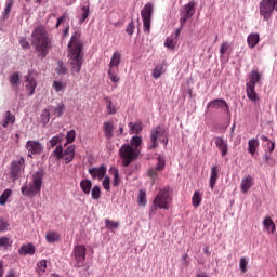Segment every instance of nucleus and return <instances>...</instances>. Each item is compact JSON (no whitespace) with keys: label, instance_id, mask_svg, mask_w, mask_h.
<instances>
[{"label":"nucleus","instance_id":"20","mask_svg":"<svg viewBox=\"0 0 277 277\" xmlns=\"http://www.w3.org/2000/svg\"><path fill=\"white\" fill-rule=\"evenodd\" d=\"M260 40H261V37L259 36V34L253 32L247 37V44L250 49H254V47L259 44Z\"/></svg>","mask_w":277,"mask_h":277},{"label":"nucleus","instance_id":"4","mask_svg":"<svg viewBox=\"0 0 277 277\" xmlns=\"http://www.w3.org/2000/svg\"><path fill=\"white\" fill-rule=\"evenodd\" d=\"M44 179V170H38L31 175V182L22 186V194L28 198H34L42 192V181Z\"/></svg>","mask_w":277,"mask_h":277},{"label":"nucleus","instance_id":"64","mask_svg":"<svg viewBox=\"0 0 277 277\" xmlns=\"http://www.w3.org/2000/svg\"><path fill=\"white\" fill-rule=\"evenodd\" d=\"M5 277H16V273L14 272V271H9L8 273H6V276Z\"/></svg>","mask_w":277,"mask_h":277},{"label":"nucleus","instance_id":"56","mask_svg":"<svg viewBox=\"0 0 277 277\" xmlns=\"http://www.w3.org/2000/svg\"><path fill=\"white\" fill-rule=\"evenodd\" d=\"M102 185H103L104 189H106V192H109V189H111V186L109 184V176L104 177Z\"/></svg>","mask_w":277,"mask_h":277},{"label":"nucleus","instance_id":"53","mask_svg":"<svg viewBox=\"0 0 277 277\" xmlns=\"http://www.w3.org/2000/svg\"><path fill=\"white\" fill-rule=\"evenodd\" d=\"M53 88L55 92H62V90H64V83H62L61 81L54 80Z\"/></svg>","mask_w":277,"mask_h":277},{"label":"nucleus","instance_id":"7","mask_svg":"<svg viewBox=\"0 0 277 277\" xmlns=\"http://www.w3.org/2000/svg\"><path fill=\"white\" fill-rule=\"evenodd\" d=\"M162 142L164 146H168V131H166V128L163 126H157L156 128H153L150 131V143L151 145L148 147L149 150H153L154 148H157L159 146V142Z\"/></svg>","mask_w":277,"mask_h":277},{"label":"nucleus","instance_id":"26","mask_svg":"<svg viewBox=\"0 0 277 277\" xmlns=\"http://www.w3.org/2000/svg\"><path fill=\"white\" fill-rule=\"evenodd\" d=\"M256 148H259V138H250L248 141V151L250 155H252V157H254Z\"/></svg>","mask_w":277,"mask_h":277},{"label":"nucleus","instance_id":"5","mask_svg":"<svg viewBox=\"0 0 277 277\" xmlns=\"http://www.w3.org/2000/svg\"><path fill=\"white\" fill-rule=\"evenodd\" d=\"M172 205V189L170 186H164L159 189L151 203V213H155L157 209H163L168 211Z\"/></svg>","mask_w":277,"mask_h":277},{"label":"nucleus","instance_id":"43","mask_svg":"<svg viewBox=\"0 0 277 277\" xmlns=\"http://www.w3.org/2000/svg\"><path fill=\"white\" fill-rule=\"evenodd\" d=\"M76 137H77V132H75V130L68 131L66 134L67 144H72V142H75Z\"/></svg>","mask_w":277,"mask_h":277},{"label":"nucleus","instance_id":"31","mask_svg":"<svg viewBox=\"0 0 277 277\" xmlns=\"http://www.w3.org/2000/svg\"><path fill=\"white\" fill-rule=\"evenodd\" d=\"M80 187H81L83 194H90V192H92V181L82 180L80 182Z\"/></svg>","mask_w":277,"mask_h":277},{"label":"nucleus","instance_id":"40","mask_svg":"<svg viewBox=\"0 0 277 277\" xmlns=\"http://www.w3.org/2000/svg\"><path fill=\"white\" fill-rule=\"evenodd\" d=\"M111 174L114 175V187H118L120 185V176L118 175V169H110Z\"/></svg>","mask_w":277,"mask_h":277},{"label":"nucleus","instance_id":"22","mask_svg":"<svg viewBox=\"0 0 277 277\" xmlns=\"http://www.w3.org/2000/svg\"><path fill=\"white\" fill-rule=\"evenodd\" d=\"M26 90L29 92V96H34V92H36V79L31 76H26Z\"/></svg>","mask_w":277,"mask_h":277},{"label":"nucleus","instance_id":"6","mask_svg":"<svg viewBox=\"0 0 277 277\" xmlns=\"http://www.w3.org/2000/svg\"><path fill=\"white\" fill-rule=\"evenodd\" d=\"M261 81V74L259 70H252L249 75V81L246 84V92L249 101L256 103L259 101V95L256 94L255 88L256 83Z\"/></svg>","mask_w":277,"mask_h":277},{"label":"nucleus","instance_id":"14","mask_svg":"<svg viewBox=\"0 0 277 277\" xmlns=\"http://www.w3.org/2000/svg\"><path fill=\"white\" fill-rule=\"evenodd\" d=\"M214 144L219 148L222 157H226L228 155V143L222 136L214 137Z\"/></svg>","mask_w":277,"mask_h":277},{"label":"nucleus","instance_id":"55","mask_svg":"<svg viewBox=\"0 0 277 277\" xmlns=\"http://www.w3.org/2000/svg\"><path fill=\"white\" fill-rule=\"evenodd\" d=\"M8 246H10V238L0 237V248H6Z\"/></svg>","mask_w":277,"mask_h":277},{"label":"nucleus","instance_id":"25","mask_svg":"<svg viewBox=\"0 0 277 277\" xmlns=\"http://www.w3.org/2000/svg\"><path fill=\"white\" fill-rule=\"evenodd\" d=\"M19 254L22 255H27V254H36V248L34 247V245L29 243V245H24L19 248Z\"/></svg>","mask_w":277,"mask_h":277},{"label":"nucleus","instance_id":"63","mask_svg":"<svg viewBox=\"0 0 277 277\" xmlns=\"http://www.w3.org/2000/svg\"><path fill=\"white\" fill-rule=\"evenodd\" d=\"M3 274H5V271L3 269V261L0 260V277H3Z\"/></svg>","mask_w":277,"mask_h":277},{"label":"nucleus","instance_id":"42","mask_svg":"<svg viewBox=\"0 0 277 277\" xmlns=\"http://www.w3.org/2000/svg\"><path fill=\"white\" fill-rule=\"evenodd\" d=\"M37 272H39V274H44L47 272V260L38 262Z\"/></svg>","mask_w":277,"mask_h":277},{"label":"nucleus","instance_id":"41","mask_svg":"<svg viewBox=\"0 0 277 277\" xmlns=\"http://www.w3.org/2000/svg\"><path fill=\"white\" fill-rule=\"evenodd\" d=\"M164 47L167 49L174 50V48L176 47V39L168 37L164 41Z\"/></svg>","mask_w":277,"mask_h":277},{"label":"nucleus","instance_id":"37","mask_svg":"<svg viewBox=\"0 0 277 277\" xmlns=\"http://www.w3.org/2000/svg\"><path fill=\"white\" fill-rule=\"evenodd\" d=\"M64 140V136L63 134H58L56 136H53L51 140H50V146L51 148H55V146H57V144H62V141Z\"/></svg>","mask_w":277,"mask_h":277},{"label":"nucleus","instance_id":"8","mask_svg":"<svg viewBox=\"0 0 277 277\" xmlns=\"http://www.w3.org/2000/svg\"><path fill=\"white\" fill-rule=\"evenodd\" d=\"M53 155L56 159H64L65 163L68 164L75 159V145L68 146L65 150L62 145H58Z\"/></svg>","mask_w":277,"mask_h":277},{"label":"nucleus","instance_id":"38","mask_svg":"<svg viewBox=\"0 0 277 277\" xmlns=\"http://www.w3.org/2000/svg\"><path fill=\"white\" fill-rule=\"evenodd\" d=\"M10 196H12V189L8 188L0 196V205L1 206L5 205V202H8V198H10Z\"/></svg>","mask_w":277,"mask_h":277},{"label":"nucleus","instance_id":"28","mask_svg":"<svg viewBox=\"0 0 277 277\" xmlns=\"http://www.w3.org/2000/svg\"><path fill=\"white\" fill-rule=\"evenodd\" d=\"M201 202H202V194L200 193V190H195L192 197L193 207H200Z\"/></svg>","mask_w":277,"mask_h":277},{"label":"nucleus","instance_id":"17","mask_svg":"<svg viewBox=\"0 0 277 277\" xmlns=\"http://www.w3.org/2000/svg\"><path fill=\"white\" fill-rule=\"evenodd\" d=\"M208 109L213 107L215 109H224L225 111H228V103L224 100H212L207 105Z\"/></svg>","mask_w":277,"mask_h":277},{"label":"nucleus","instance_id":"44","mask_svg":"<svg viewBox=\"0 0 277 277\" xmlns=\"http://www.w3.org/2000/svg\"><path fill=\"white\" fill-rule=\"evenodd\" d=\"M91 196L93 200H98V198H101V187L94 186L91 189Z\"/></svg>","mask_w":277,"mask_h":277},{"label":"nucleus","instance_id":"34","mask_svg":"<svg viewBox=\"0 0 277 277\" xmlns=\"http://www.w3.org/2000/svg\"><path fill=\"white\" fill-rule=\"evenodd\" d=\"M130 127V133H142V121H136V122H130L129 123Z\"/></svg>","mask_w":277,"mask_h":277},{"label":"nucleus","instance_id":"1","mask_svg":"<svg viewBox=\"0 0 277 277\" xmlns=\"http://www.w3.org/2000/svg\"><path fill=\"white\" fill-rule=\"evenodd\" d=\"M68 63L70 66L71 75H79L81 66H83V42H81V32L76 31L72 34L68 43Z\"/></svg>","mask_w":277,"mask_h":277},{"label":"nucleus","instance_id":"39","mask_svg":"<svg viewBox=\"0 0 277 277\" xmlns=\"http://www.w3.org/2000/svg\"><path fill=\"white\" fill-rule=\"evenodd\" d=\"M9 81L11 85H21V76L18 75V72H14L10 76Z\"/></svg>","mask_w":277,"mask_h":277},{"label":"nucleus","instance_id":"19","mask_svg":"<svg viewBox=\"0 0 277 277\" xmlns=\"http://www.w3.org/2000/svg\"><path fill=\"white\" fill-rule=\"evenodd\" d=\"M253 180H252V175H248L247 177H243L241 180V183H240V189L243 194H247L248 190L252 187L253 185Z\"/></svg>","mask_w":277,"mask_h":277},{"label":"nucleus","instance_id":"36","mask_svg":"<svg viewBox=\"0 0 277 277\" xmlns=\"http://www.w3.org/2000/svg\"><path fill=\"white\" fill-rule=\"evenodd\" d=\"M228 51H230V43H228V41H223L220 47L221 57H224Z\"/></svg>","mask_w":277,"mask_h":277},{"label":"nucleus","instance_id":"12","mask_svg":"<svg viewBox=\"0 0 277 277\" xmlns=\"http://www.w3.org/2000/svg\"><path fill=\"white\" fill-rule=\"evenodd\" d=\"M25 170V159L19 158L18 160H14L11 163V177L13 181H17L18 176H21V172Z\"/></svg>","mask_w":277,"mask_h":277},{"label":"nucleus","instance_id":"57","mask_svg":"<svg viewBox=\"0 0 277 277\" xmlns=\"http://www.w3.org/2000/svg\"><path fill=\"white\" fill-rule=\"evenodd\" d=\"M19 44H21V47H23L24 49H30L29 41H28L25 37H22V38L19 39Z\"/></svg>","mask_w":277,"mask_h":277},{"label":"nucleus","instance_id":"30","mask_svg":"<svg viewBox=\"0 0 277 277\" xmlns=\"http://www.w3.org/2000/svg\"><path fill=\"white\" fill-rule=\"evenodd\" d=\"M81 12L82 13L79 19L80 25H82V23H85V19L88 18V16H90V4L82 5Z\"/></svg>","mask_w":277,"mask_h":277},{"label":"nucleus","instance_id":"59","mask_svg":"<svg viewBox=\"0 0 277 277\" xmlns=\"http://www.w3.org/2000/svg\"><path fill=\"white\" fill-rule=\"evenodd\" d=\"M157 172H159V170H157V168H151L148 170V174L151 179H155V176H157Z\"/></svg>","mask_w":277,"mask_h":277},{"label":"nucleus","instance_id":"60","mask_svg":"<svg viewBox=\"0 0 277 277\" xmlns=\"http://www.w3.org/2000/svg\"><path fill=\"white\" fill-rule=\"evenodd\" d=\"M64 21H66V14H63V16L57 18V22L55 25L56 29L60 27V25H62V23H64Z\"/></svg>","mask_w":277,"mask_h":277},{"label":"nucleus","instance_id":"24","mask_svg":"<svg viewBox=\"0 0 277 277\" xmlns=\"http://www.w3.org/2000/svg\"><path fill=\"white\" fill-rule=\"evenodd\" d=\"M263 226L268 233H276V224L272 221L271 216H265L263 220Z\"/></svg>","mask_w":277,"mask_h":277},{"label":"nucleus","instance_id":"9","mask_svg":"<svg viewBox=\"0 0 277 277\" xmlns=\"http://www.w3.org/2000/svg\"><path fill=\"white\" fill-rule=\"evenodd\" d=\"M141 18H143V31L150 34V23L153 21V3H146L141 10Z\"/></svg>","mask_w":277,"mask_h":277},{"label":"nucleus","instance_id":"62","mask_svg":"<svg viewBox=\"0 0 277 277\" xmlns=\"http://www.w3.org/2000/svg\"><path fill=\"white\" fill-rule=\"evenodd\" d=\"M181 31H183V26H180L174 32L175 40H179V36H181Z\"/></svg>","mask_w":277,"mask_h":277},{"label":"nucleus","instance_id":"49","mask_svg":"<svg viewBox=\"0 0 277 277\" xmlns=\"http://www.w3.org/2000/svg\"><path fill=\"white\" fill-rule=\"evenodd\" d=\"M14 5V2L11 0L6 3V6L3 12L4 18H8L10 16V12H12V6Z\"/></svg>","mask_w":277,"mask_h":277},{"label":"nucleus","instance_id":"51","mask_svg":"<svg viewBox=\"0 0 277 277\" xmlns=\"http://www.w3.org/2000/svg\"><path fill=\"white\" fill-rule=\"evenodd\" d=\"M133 31H135V23L131 21L126 28V32L128 34V36H133Z\"/></svg>","mask_w":277,"mask_h":277},{"label":"nucleus","instance_id":"21","mask_svg":"<svg viewBox=\"0 0 277 277\" xmlns=\"http://www.w3.org/2000/svg\"><path fill=\"white\" fill-rule=\"evenodd\" d=\"M16 122V117L12 114V111L8 110L4 113V118L2 120V127L8 129V124H14Z\"/></svg>","mask_w":277,"mask_h":277},{"label":"nucleus","instance_id":"50","mask_svg":"<svg viewBox=\"0 0 277 277\" xmlns=\"http://www.w3.org/2000/svg\"><path fill=\"white\" fill-rule=\"evenodd\" d=\"M51 117V113L49 111V109H44L41 114V120L44 124H47V122H49Z\"/></svg>","mask_w":277,"mask_h":277},{"label":"nucleus","instance_id":"16","mask_svg":"<svg viewBox=\"0 0 277 277\" xmlns=\"http://www.w3.org/2000/svg\"><path fill=\"white\" fill-rule=\"evenodd\" d=\"M219 172H220V168H217V166L211 167L210 179H209V187L211 189L215 188L217 180L220 179Z\"/></svg>","mask_w":277,"mask_h":277},{"label":"nucleus","instance_id":"13","mask_svg":"<svg viewBox=\"0 0 277 277\" xmlns=\"http://www.w3.org/2000/svg\"><path fill=\"white\" fill-rule=\"evenodd\" d=\"M26 148L30 155H40L42 150H44V147L38 141H28L26 143Z\"/></svg>","mask_w":277,"mask_h":277},{"label":"nucleus","instance_id":"52","mask_svg":"<svg viewBox=\"0 0 277 277\" xmlns=\"http://www.w3.org/2000/svg\"><path fill=\"white\" fill-rule=\"evenodd\" d=\"M9 226H10V223H8V221H5L4 219L0 217V233H5Z\"/></svg>","mask_w":277,"mask_h":277},{"label":"nucleus","instance_id":"47","mask_svg":"<svg viewBox=\"0 0 277 277\" xmlns=\"http://www.w3.org/2000/svg\"><path fill=\"white\" fill-rule=\"evenodd\" d=\"M105 226L106 228H109L111 230L114 228H118V226H120V223L106 219Z\"/></svg>","mask_w":277,"mask_h":277},{"label":"nucleus","instance_id":"48","mask_svg":"<svg viewBox=\"0 0 277 277\" xmlns=\"http://www.w3.org/2000/svg\"><path fill=\"white\" fill-rule=\"evenodd\" d=\"M157 170L158 172H161V170H163V168H166V158L161 157V156H158L157 158Z\"/></svg>","mask_w":277,"mask_h":277},{"label":"nucleus","instance_id":"45","mask_svg":"<svg viewBox=\"0 0 277 277\" xmlns=\"http://www.w3.org/2000/svg\"><path fill=\"white\" fill-rule=\"evenodd\" d=\"M57 75H66L67 69L66 66H64V63L62 61L57 62V67L55 68Z\"/></svg>","mask_w":277,"mask_h":277},{"label":"nucleus","instance_id":"58","mask_svg":"<svg viewBox=\"0 0 277 277\" xmlns=\"http://www.w3.org/2000/svg\"><path fill=\"white\" fill-rule=\"evenodd\" d=\"M265 161L268 166H276V160L272 158V156L265 154Z\"/></svg>","mask_w":277,"mask_h":277},{"label":"nucleus","instance_id":"2","mask_svg":"<svg viewBox=\"0 0 277 277\" xmlns=\"http://www.w3.org/2000/svg\"><path fill=\"white\" fill-rule=\"evenodd\" d=\"M31 44L35 47L37 57L44 60L53 49V39L44 26H37L31 32Z\"/></svg>","mask_w":277,"mask_h":277},{"label":"nucleus","instance_id":"3","mask_svg":"<svg viewBox=\"0 0 277 277\" xmlns=\"http://www.w3.org/2000/svg\"><path fill=\"white\" fill-rule=\"evenodd\" d=\"M142 150V137L141 136H132L130 140V144H123L119 148V156L121 159V163L123 168H129L137 157H140V153Z\"/></svg>","mask_w":277,"mask_h":277},{"label":"nucleus","instance_id":"54","mask_svg":"<svg viewBox=\"0 0 277 277\" xmlns=\"http://www.w3.org/2000/svg\"><path fill=\"white\" fill-rule=\"evenodd\" d=\"M239 265H240L241 272L246 273L247 272L246 267H248V260H246V258H241L240 262H239Z\"/></svg>","mask_w":277,"mask_h":277},{"label":"nucleus","instance_id":"10","mask_svg":"<svg viewBox=\"0 0 277 277\" xmlns=\"http://www.w3.org/2000/svg\"><path fill=\"white\" fill-rule=\"evenodd\" d=\"M194 14H196V2L189 1L181 10L180 25L185 27V23H187V21H189Z\"/></svg>","mask_w":277,"mask_h":277},{"label":"nucleus","instance_id":"29","mask_svg":"<svg viewBox=\"0 0 277 277\" xmlns=\"http://www.w3.org/2000/svg\"><path fill=\"white\" fill-rule=\"evenodd\" d=\"M104 101L106 103L107 114L109 116L116 115V105H114V102H111V100H109V97H105Z\"/></svg>","mask_w":277,"mask_h":277},{"label":"nucleus","instance_id":"15","mask_svg":"<svg viewBox=\"0 0 277 277\" xmlns=\"http://www.w3.org/2000/svg\"><path fill=\"white\" fill-rule=\"evenodd\" d=\"M89 174H91L93 179H98L101 181L105 177V174H107V168L103 164L98 168H91L89 169Z\"/></svg>","mask_w":277,"mask_h":277},{"label":"nucleus","instance_id":"18","mask_svg":"<svg viewBox=\"0 0 277 277\" xmlns=\"http://www.w3.org/2000/svg\"><path fill=\"white\" fill-rule=\"evenodd\" d=\"M103 131L106 140H111L114 137V122L105 121L103 123Z\"/></svg>","mask_w":277,"mask_h":277},{"label":"nucleus","instance_id":"27","mask_svg":"<svg viewBox=\"0 0 277 277\" xmlns=\"http://www.w3.org/2000/svg\"><path fill=\"white\" fill-rule=\"evenodd\" d=\"M119 71L120 70L118 68L117 69H111V68L108 69V77L113 83H120V76H118Z\"/></svg>","mask_w":277,"mask_h":277},{"label":"nucleus","instance_id":"35","mask_svg":"<svg viewBox=\"0 0 277 277\" xmlns=\"http://www.w3.org/2000/svg\"><path fill=\"white\" fill-rule=\"evenodd\" d=\"M164 72L163 65H157L151 72V77L154 79H159Z\"/></svg>","mask_w":277,"mask_h":277},{"label":"nucleus","instance_id":"23","mask_svg":"<svg viewBox=\"0 0 277 277\" xmlns=\"http://www.w3.org/2000/svg\"><path fill=\"white\" fill-rule=\"evenodd\" d=\"M120 60H121L120 52L115 51L110 58V63L108 67L111 69H118V66H120Z\"/></svg>","mask_w":277,"mask_h":277},{"label":"nucleus","instance_id":"33","mask_svg":"<svg viewBox=\"0 0 277 277\" xmlns=\"http://www.w3.org/2000/svg\"><path fill=\"white\" fill-rule=\"evenodd\" d=\"M65 110H66V105L64 104V102H61L56 105V107H54L53 114L54 116H57L60 118L64 116Z\"/></svg>","mask_w":277,"mask_h":277},{"label":"nucleus","instance_id":"46","mask_svg":"<svg viewBox=\"0 0 277 277\" xmlns=\"http://www.w3.org/2000/svg\"><path fill=\"white\" fill-rule=\"evenodd\" d=\"M138 205L140 207H146V192L144 190L138 193Z\"/></svg>","mask_w":277,"mask_h":277},{"label":"nucleus","instance_id":"61","mask_svg":"<svg viewBox=\"0 0 277 277\" xmlns=\"http://www.w3.org/2000/svg\"><path fill=\"white\" fill-rule=\"evenodd\" d=\"M267 148H268V153H274V148H276V145L274 144V142L268 141Z\"/></svg>","mask_w":277,"mask_h":277},{"label":"nucleus","instance_id":"11","mask_svg":"<svg viewBox=\"0 0 277 277\" xmlns=\"http://www.w3.org/2000/svg\"><path fill=\"white\" fill-rule=\"evenodd\" d=\"M85 246L84 245H78L74 247V256L76 261L77 267H83L85 265Z\"/></svg>","mask_w":277,"mask_h":277},{"label":"nucleus","instance_id":"32","mask_svg":"<svg viewBox=\"0 0 277 277\" xmlns=\"http://www.w3.org/2000/svg\"><path fill=\"white\" fill-rule=\"evenodd\" d=\"M45 240L48 243H55V241L60 240V234L57 232H48L45 234Z\"/></svg>","mask_w":277,"mask_h":277}]
</instances>
